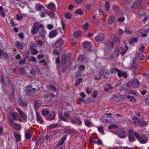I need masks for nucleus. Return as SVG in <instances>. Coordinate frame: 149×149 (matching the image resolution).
Listing matches in <instances>:
<instances>
[{"label": "nucleus", "mask_w": 149, "mask_h": 149, "mask_svg": "<svg viewBox=\"0 0 149 149\" xmlns=\"http://www.w3.org/2000/svg\"><path fill=\"white\" fill-rule=\"evenodd\" d=\"M135 136L139 141L142 143H146L148 141L147 137L144 135H140L138 133H135Z\"/></svg>", "instance_id": "1"}, {"label": "nucleus", "mask_w": 149, "mask_h": 149, "mask_svg": "<svg viewBox=\"0 0 149 149\" xmlns=\"http://www.w3.org/2000/svg\"><path fill=\"white\" fill-rule=\"evenodd\" d=\"M126 49L120 47L116 48L115 50V52L117 55H118L120 53L122 56H123L126 53L128 48L127 45L125 46Z\"/></svg>", "instance_id": "2"}, {"label": "nucleus", "mask_w": 149, "mask_h": 149, "mask_svg": "<svg viewBox=\"0 0 149 149\" xmlns=\"http://www.w3.org/2000/svg\"><path fill=\"white\" fill-rule=\"evenodd\" d=\"M143 4L142 0H137L134 1L131 8L133 9H136L142 6Z\"/></svg>", "instance_id": "3"}, {"label": "nucleus", "mask_w": 149, "mask_h": 149, "mask_svg": "<svg viewBox=\"0 0 149 149\" xmlns=\"http://www.w3.org/2000/svg\"><path fill=\"white\" fill-rule=\"evenodd\" d=\"M36 90L35 88H32L31 86H27L25 88L26 93L29 95L34 94L36 93Z\"/></svg>", "instance_id": "4"}, {"label": "nucleus", "mask_w": 149, "mask_h": 149, "mask_svg": "<svg viewBox=\"0 0 149 149\" xmlns=\"http://www.w3.org/2000/svg\"><path fill=\"white\" fill-rule=\"evenodd\" d=\"M0 57L5 61H7L8 59L7 53L6 51L0 49Z\"/></svg>", "instance_id": "5"}, {"label": "nucleus", "mask_w": 149, "mask_h": 149, "mask_svg": "<svg viewBox=\"0 0 149 149\" xmlns=\"http://www.w3.org/2000/svg\"><path fill=\"white\" fill-rule=\"evenodd\" d=\"M10 126L15 130H19L21 129L20 125L19 124L14 123L13 121H9Z\"/></svg>", "instance_id": "6"}, {"label": "nucleus", "mask_w": 149, "mask_h": 149, "mask_svg": "<svg viewBox=\"0 0 149 149\" xmlns=\"http://www.w3.org/2000/svg\"><path fill=\"white\" fill-rule=\"evenodd\" d=\"M56 114L54 111H50L49 114L47 115V119L48 120H51L55 119Z\"/></svg>", "instance_id": "7"}, {"label": "nucleus", "mask_w": 149, "mask_h": 149, "mask_svg": "<svg viewBox=\"0 0 149 149\" xmlns=\"http://www.w3.org/2000/svg\"><path fill=\"white\" fill-rule=\"evenodd\" d=\"M110 74L109 72L106 69H101L99 72L100 74L102 76L105 77L109 75Z\"/></svg>", "instance_id": "8"}, {"label": "nucleus", "mask_w": 149, "mask_h": 149, "mask_svg": "<svg viewBox=\"0 0 149 149\" xmlns=\"http://www.w3.org/2000/svg\"><path fill=\"white\" fill-rule=\"evenodd\" d=\"M11 116L13 120L17 121H21L22 120L19 116L18 114L16 112H14L11 113Z\"/></svg>", "instance_id": "9"}, {"label": "nucleus", "mask_w": 149, "mask_h": 149, "mask_svg": "<svg viewBox=\"0 0 149 149\" xmlns=\"http://www.w3.org/2000/svg\"><path fill=\"white\" fill-rule=\"evenodd\" d=\"M129 139L130 141L131 142L134 141L135 140V139L134 136V135H135V133H134L132 130H129Z\"/></svg>", "instance_id": "10"}, {"label": "nucleus", "mask_w": 149, "mask_h": 149, "mask_svg": "<svg viewBox=\"0 0 149 149\" xmlns=\"http://www.w3.org/2000/svg\"><path fill=\"white\" fill-rule=\"evenodd\" d=\"M104 36L102 33H99L95 38V39L97 42L101 41L104 40Z\"/></svg>", "instance_id": "11"}, {"label": "nucleus", "mask_w": 149, "mask_h": 149, "mask_svg": "<svg viewBox=\"0 0 149 149\" xmlns=\"http://www.w3.org/2000/svg\"><path fill=\"white\" fill-rule=\"evenodd\" d=\"M63 43V41L61 38L58 39L55 44L54 46L56 48H59L61 47Z\"/></svg>", "instance_id": "12"}, {"label": "nucleus", "mask_w": 149, "mask_h": 149, "mask_svg": "<svg viewBox=\"0 0 149 149\" xmlns=\"http://www.w3.org/2000/svg\"><path fill=\"white\" fill-rule=\"evenodd\" d=\"M118 135L121 138L125 137V132L124 130L123 129H120L118 131Z\"/></svg>", "instance_id": "13"}, {"label": "nucleus", "mask_w": 149, "mask_h": 149, "mask_svg": "<svg viewBox=\"0 0 149 149\" xmlns=\"http://www.w3.org/2000/svg\"><path fill=\"white\" fill-rule=\"evenodd\" d=\"M118 76L119 78H120L122 77H123L125 78L127 77L128 74L125 71H121L119 70V71L118 72Z\"/></svg>", "instance_id": "14"}, {"label": "nucleus", "mask_w": 149, "mask_h": 149, "mask_svg": "<svg viewBox=\"0 0 149 149\" xmlns=\"http://www.w3.org/2000/svg\"><path fill=\"white\" fill-rule=\"evenodd\" d=\"M40 28H42L40 32V34L41 37H44L46 34V32L43 28V25L42 24L40 25L39 26Z\"/></svg>", "instance_id": "15"}, {"label": "nucleus", "mask_w": 149, "mask_h": 149, "mask_svg": "<svg viewBox=\"0 0 149 149\" xmlns=\"http://www.w3.org/2000/svg\"><path fill=\"white\" fill-rule=\"evenodd\" d=\"M135 58L137 60H142L144 59L145 56L142 53H139L137 54H136Z\"/></svg>", "instance_id": "16"}, {"label": "nucleus", "mask_w": 149, "mask_h": 149, "mask_svg": "<svg viewBox=\"0 0 149 149\" xmlns=\"http://www.w3.org/2000/svg\"><path fill=\"white\" fill-rule=\"evenodd\" d=\"M17 110L19 113L20 116L22 118L25 120L27 118V116L20 109H17Z\"/></svg>", "instance_id": "17"}, {"label": "nucleus", "mask_w": 149, "mask_h": 149, "mask_svg": "<svg viewBox=\"0 0 149 149\" xmlns=\"http://www.w3.org/2000/svg\"><path fill=\"white\" fill-rule=\"evenodd\" d=\"M115 19L113 15H110L108 17L107 22L109 24H112L113 23Z\"/></svg>", "instance_id": "18"}, {"label": "nucleus", "mask_w": 149, "mask_h": 149, "mask_svg": "<svg viewBox=\"0 0 149 149\" xmlns=\"http://www.w3.org/2000/svg\"><path fill=\"white\" fill-rule=\"evenodd\" d=\"M139 120L135 116H133L132 117L130 121L131 123H139Z\"/></svg>", "instance_id": "19"}, {"label": "nucleus", "mask_w": 149, "mask_h": 149, "mask_svg": "<svg viewBox=\"0 0 149 149\" xmlns=\"http://www.w3.org/2000/svg\"><path fill=\"white\" fill-rule=\"evenodd\" d=\"M71 122L73 124H76L77 125H81V122L80 119L78 117L76 118L75 120H71Z\"/></svg>", "instance_id": "20"}, {"label": "nucleus", "mask_w": 149, "mask_h": 149, "mask_svg": "<svg viewBox=\"0 0 149 149\" xmlns=\"http://www.w3.org/2000/svg\"><path fill=\"white\" fill-rule=\"evenodd\" d=\"M58 116L60 120L68 122L69 121L65 117L63 116L61 112H59L58 114Z\"/></svg>", "instance_id": "21"}, {"label": "nucleus", "mask_w": 149, "mask_h": 149, "mask_svg": "<svg viewBox=\"0 0 149 149\" xmlns=\"http://www.w3.org/2000/svg\"><path fill=\"white\" fill-rule=\"evenodd\" d=\"M38 30L39 29L38 26H36L33 27L31 30V33L33 35H35L38 32Z\"/></svg>", "instance_id": "22"}, {"label": "nucleus", "mask_w": 149, "mask_h": 149, "mask_svg": "<svg viewBox=\"0 0 149 149\" xmlns=\"http://www.w3.org/2000/svg\"><path fill=\"white\" fill-rule=\"evenodd\" d=\"M57 34L56 30H54L51 31L49 34V37L50 38H52L55 37Z\"/></svg>", "instance_id": "23"}, {"label": "nucleus", "mask_w": 149, "mask_h": 149, "mask_svg": "<svg viewBox=\"0 0 149 149\" xmlns=\"http://www.w3.org/2000/svg\"><path fill=\"white\" fill-rule=\"evenodd\" d=\"M139 82V81L137 79L134 80L131 83L132 85L134 88H137L138 86Z\"/></svg>", "instance_id": "24"}, {"label": "nucleus", "mask_w": 149, "mask_h": 149, "mask_svg": "<svg viewBox=\"0 0 149 149\" xmlns=\"http://www.w3.org/2000/svg\"><path fill=\"white\" fill-rule=\"evenodd\" d=\"M84 48L87 50H89L91 45L88 42H86L84 43L83 45Z\"/></svg>", "instance_id": "25"}, {"label": "nucleus", "mask_w": 149, "mask_h": 149, "mask_svg": "<svg viewBox=\"0 0 149 149\" xmlns=\"http://www.w3.org/2000/svg\"><path fill=\"white\" fill-rule=\"evenodd\" d=\"M131 65L134 68H137L139 66V64L137 63L135 60H133L131 63Z\"/></svg>", "instance_id": "26"}, {"label": "nucleus", "mask_w": 149, "mask_h": 149, "mask_svg": "<svg viewBox=\"0 0 149 149\" xmlns=\"http://www.w3.org/2000/svg\"><path fill=\"white\" fill-rule=\"evenodd\" d=\"M114 43L112 41H108L107 43V45L109 49H112L113 47Z\"/></svg>", "instance_id": "27"}, {"label": "nucleus", "mask_w": 149, "mask_h": 149, "mask_svg": "<svg viewBox=\"0 0 149 149\" xmlns=\"http://www.w3.org/2000/svg\"><path fill=\"white\" fill-rule=\"evenodd\" d=\"M42 104V102L41 101L38 100L37 101L35 102L34 105L35 109H38L40 107Z\"/></svg>", "instance_id": "28"}, {"label": "nucleus", "mask_w": 149, "mask_h": 149, "mask_svg": "<svg viewBox=\"0 0 149 149\" xmlns=\"http://www.w3.org/2000/svg\"><path fill=\"white\" fill-rule=\"evenodd\" d=\"M31 133L30 131L27 130L25 132V137L27 139H29L31 137Z\"/></svg>", "instance_id": "29"}, {"label": "nucleus", "mask_w": 149, "mask_h": 149, "mask_svg": "<svg viewBox=\"0 0 149 149\" xmlns=\"http://www.w3.org/2000/svg\"><path fill=\"white\" fill-rule=\"evenodd\" d=\"M14 136L16 139V141L17 142H18L21 139V136L19 134L15 132L14 134Z\"/></svg>", "instance_id": "30"}, {"label": "nucleus", "mask_w": 149, "mask_h": 149, "mask_svg": "<svg viewBox=\"0 0 149 149\" xmlns=\"http://www.w3.org/2000/svg\"><path fill=\"white\" fill-rule=\"evenodd\" d=\"M47 7L48 9L53 10L55 9V6L54 3H51L48 5Z\"/></svg>", "instance_id": "31"}, {"label": "nucleus", "mask_w": 149, "mask_h": 149, "mask_svg": "<svg viewBox=\"0 0 149 149\" xmlns=\"http://www.w3.org/2000/svg\"><path fill=\"white\" fill-rule=\"evenodd\" d=\"M1 80L3 83L5 85H7L9 83L8 79L7 78H4L3 76L2 77Z\"/></svg>", "instance_id": "32"}, {"label": "nucleus", "mask_w": 149, "mask_h": 149, "mask_svg": "<svg viewBox=\"0 0 149 149\" xmlns=\"http://www.w3.org/2000/svg\"><path fill=\"white\" fill-rule=\"evenodd\" d=\"M18 104L21 106H25L26 103L24 101H23L21 99L18 100Z\"/></svg>", "instance_id": "33"}, {"label": "nucleus", "mask_w": 149, "mask_h": 149, "mask_svg": "<svg viewBox=\"0 0 149 149\" xmlns=\"http://www.w3.org/2000/svg\"><path fill=\"white\" fill-rule=\"evenodd\" d=\"M36 114L37 121L40 123H42L43 121V120H42V118L40 117L39 113H37Z\"/></svg>", "instance_id": "34"}, {"label": "nucleus", "mask_w": 149, "mask_h": 149, "mask_svg": "<svg viewBox=\"0 0 149 149\" xmlns=\"http://www.w3.org/2000/svg\"><path fill=\"white\" fill-rule=\"evenodd\" d=\"M110 72L111 74H113L116 73V72H118L119 71V70L116 68H112L110 69Z\"/></svg>", "instance_id": "35"}, {"label": "nucleus", "mask_w": 149, "mask_h": 149, "mask_svg": "<svg viewBox=\"0 0 149 149\" xmlns=\"http://www.w3.org/2000/svg\"><path fill=\"white\" fill-rule=\"evenodd\" d=\"M85 125L88 127H90L92 126V123L91 121L88 120H85Z\"/></svg>", "instance_id": "36"}, {"label": "nucleus", "mask_w": 149, "mask_h": 149, "mask_svg": "<svg viewBox=\"0 0 149 149\" xmlns=\"http://www.w3.org/2000/svg\"><path fill=\"white\" fill-rule=\"evenodd\" d=\"M138 40V38L137 37L131 39L129 41V43L130 44H134Z\"/></svg>", "instance_id": "37"}, {"label": "nucleus", "mask_w": 149, "mask_h": 149, "mask_svg": "<svg viewBox=\"0 0 149 149\" xmlns=\"http://www.w3.org/2000/svg\"><path fill=\"white\" fill-rule=\"evenodd\" d=\"M15 46L17 48L22 49L23 48V46L19 42H17L15 43Z\"/></svg>", "instance_id": "38"}, {"label": "nucleus", "mask_w": 149, "mask_h": 149, "mask_svg": "<svg viewBox=\"0 0 149 149\" xmlns=\"http://www.w3.org/2000/svg\"><path fill=\"white\" fill-rule=\"evenodd\" d=\"M81 35V31H76L74 33V35L77 38H79Z\"/></svg>", "instance_id": "39"}, {"label": "nucleus", "mask_w": 149, "mask_h": 149, "mask_svg": "<svg viewBox=\"0 0 149 149\" xmlns=\"http://www.w3.org/2000/svg\"><path fill=\"white\" fill-rule=\"evenodd\" d=\"M139 126H146L147 124V123L146 121H139Z\"/></svg>", "instance_id": "40"}, {"label": "nucleus", "mask_w": 149, "mask_h": 149, "mask_svg": "<svg viewBox=\"0 0 149 149\" xmlns=\"http://www.w3.org/2000/svg\"><path fill=\"white\" fill-rule=\"evenodd\" d=\"M107 121L109 123H111L114 121V119L113 117L111 116L108 117L107 118Z\"/></svg>", "instance_id": "41"}, {"label": "nucleus", "mask_w": 149, "mask_h": 149, "mask_svg": "<svg viewBox=\"0 0 149 149\" xmlns=\"http://www.w3.org/2000/svg\"><path fill=\"white\" fill-rule=\"evenodd\" d=\"M26 59H21L19 61L18 64L19 65L24 64L26 63Z\"/></svg>", "instance_id": "42"}, {"label": "nucleus", "mask_w": 149, "mask_h": 149, "mask_svg": "<svg viewBox=\"0 0 149 149\" xmlns=\"http://www.w3.org/2000/svg\"><path fill=\"white\" fill-rule=\"evenodd\" d=\"M105 10L108 11L110 7V4L109 3L108 1H106L105 3Z\"/></svg>", "instance_id": "43"}, {"label": "nucleus", "mask_w": 149, "mask_h": 149, "mask_svg": "<svg viewBox=\"0 0 149 149\" xmlns=\"http://www.w3.org/2000/svg\"><path fill=\"white\" fill-rule=\"evenodd\" d=\"M82 80V79L81 78L77 79L75 81V86H77L80 84Z\"/></svg>", "instance_id": "44"}, {"label": "nucleus", "mask_w": 149, "mask_h": 149, "mask_svg": "<svg viewBox=\"0 0 149 149\" xmlns=\"http://www.w3.org/2000/svg\"><path fill=\"white\" fill-rule=\"evenodd\" d=\"M118 97L115 96L112 97L111 99V102H116L118 101Z\"/></svg>", "instance_id": "45"}, {"label": "nucleus", "mask_w": 149, "mask_h": 149, "mask_svg": "<svg viewBox=\"0 0 149 149\" xmlns=\"http://www.w3.org/2000/svg\"><path fill=\"white\" fill-rule=\"evenodd\" d=\"M65 17L66 18L68 19H70L71 18L72 16L70 13H67L65 14Z\"/></svg>", "instance_id": "46"}, {"label": "nucleus", "mask_w": 149, "mask_h": 149, "mask_svg": "<svg viewBox=\"0 0 149 149\" xmlns=\"http://www.w3.org/2000/svg\"><path fill=\"white\" fill-rule=\"evenodd\" d=\"M31 53L33 55H36L38 53V51L35 49H31Z\"/></svg>", "instance_id": "47"}, {"label": "nucleus", "mask_w": 149, "mask_h": 149, "mask_svg": "<svg viewBox=\"0 0 149 149\" xmlns=\"http://www.w3.org/2000/svg\"><path fill=\"white\" fill-rule=\"evenodd\" d=\"M78 59L80 61H83L86 58L84 56L80 55L78 58Z\"/></svg>", "instance_id": "48"}, {"label": "nucleus", "mask_w": 149, "mask_h": 149, "mask_svg": "<svg viewBox=\"0 0 149 149\" xmlns=\"http://www.w3.org/2000/svg\"><path fill=\"white\" fill-rule=\"evenodd\" d=\"M47 96L49 98L48 100H51L55 97V95L52 94H49L47 95Z\"/></svg>", "instance_id": "49"}, {"label": "nucleus", "mask_w": 149, "mask_h": 149, "mask_svg": "<svg viewBox=\"0 0 149 149\" xmlns=\"http://www.w3.org/2000/svg\"><path fill=\"white\" fill-rule=\"evenodd\" d=\"M107 86L109 87H105L104 89L105 91L106 92H107L110 89H112V87L111 86H110V85L109 84H107Z\"/></svg>", "instance_id": "50"}, {"label": "nucleus", "mask_w": 149, "mask_h": 149, "mask_svg": "<svg viewBox=\"0 0 149 149\" xmlns=\"http://www.w3.org/2000/svg\"><path fill=\"white\" fill-rule=\"evenodd\" d=\"M98 131L102 134H103L104 132L103 130L102 126H100L99 127L98 129Z\"/></svg>", "instance_id": "51"}, {"label": "nucleus", "mask_w": 149, "mask_h": 149, "mask_svg": "<svg viewBox=\"0 0 149 149\" xmlns=\"http://www.w3.org/2000/svg\"><path fill=\"white\" fill-rule=\"evenodd\" d=\"M44 6L42 5H41L39 6H38L35 8V9L37 11L40 10L42 8H44Z\"/></svg>", "instance_id": "52"}, {"label": "nucleus", "mask_w": 149, "mask_h": 149, "mask_svg": "<svg viewBox=\"0 0 149 149\" xmlns=\"http://www.w3.org/2000/svg\"><path fill=\"white\" fill-rule=\"evenodd\" d=\"M52 53L54 55H58V56H59V53L58 51L56 49H54L52 51Z\"/></svg>", "instance_id": "53"}, {"label": "nucleus", "mask_w": 149, "mask_h": 149, "mask_svg": "<svg viewBox=\"0 0 149 149\" xmlns=\"http://www.w3.org/2000/svg\"><path fill=\"white\" fill-rule=\"evenodd\" d=\"M124 33L127 35H129L131 34V31L125 28V29Z\"/></svg>", "instance_id": "54"}, {"label": "nucleus", "mask_w": 149, "mask_h": 149, "mask_svg": "<svg viewBox=\"0 0 149 149\" xmlns=\"http://www.w3.org/2000/svg\"><path fill=\"white\" fill-rule=\"evenodd\" d=\"M76 13L77 14L81 15L83 14V12L80 9H78L76 10Z\"/></svg>", "instance_id": "55"}, {"label": "nucleus", "mask_w": 149, "mask_h": 149, "mask_svg": "<svg viewBox=\"0 0 149 149\" xmlns=\"http://www.w3.org/2000/svg\"><path fill=\"white\" fill-rule=\"evenodd\" d=\"M11 26L12 27L15 26L16 24L14 23V19L13 18H11L10 19Z\"/></svg>", "instance_id": "56"}, {"label": "nucleus", "mask_w": 149, "mask_h": 149, "mask_svg": "<svg viewBox=\"0 0 149 149\" xmlns=\"http://www.w3.org/2000/svg\"><path fill=\"white\" fill-rule=\"evenodd\" d=\"M50 88L53 90L54 91L57 92L58 91V90L56 89V88H55V86L52 85H50Z\"/></svg>", "instance_id": "57"}, {"label": "nucleus", "mask_w": 149, "mask_h": 149, "mask_svg": "<svg viewBox=\"0 0 149 149\" xmlns=\"http://www.w3.org/2000/svg\"><path fill=\"white\" fill-rule=\"evenodd\" d=\"M64 115L65 117L66 118H70L71 117L70 114L68 112H64Z\"/></svg>", "instance_id": "58"}, {"label": "nucleus", "mask_w": 149, "mask_h": 149, "mask_svg": "<svg viewBox=\"0 0 149 149\" xmlns=\"http://www.w3.org/2000/svg\"><path fill=\"white\" fill-rule=\"evenodd\" d=\"M124 20L125 17H120L118 18L117 19V20L118 21L121 22H123L124 21Z\"/></svg>", "instance_id": "59"}, {"label": "nucleus", "mask_w": 149, "mask_h": 149, "mask_svg": "<svg viewBox=\"0 0 149 149\" xmlns=\"http://www.w3.org/2000/svg\"><path fill=\"white\" fill-rule=\"evenodd\" d=\"M88 26L89 24L87 23H86L84 25L83 28L84 29L87 30L88 28Z\"/></svg>", "instance_id": "60"}, {"label": "nucleus", "mask_w": 149, "mask_h": 149, "mask_svg": "<svg viewBox=\"0 0 149 149\" xmlns=\"http://www.w3.org/2000/svg\"><path fill=\"white\" fill-rule=\"evenodd\" d=\"M127 99H129L130 101H132L133 100H135L134 97L132 96H130V95H128L127 96Z\"/></svg>", "instance_id": "61"}, {"label": "nucleus", "mask_w": 149, "mask_h": 149, "mask_svg": "<svg viewBox=\"0 0 149 149\" xmlns=\"http://www.w3.org/2000/svg\"><path fill=\"white\" fill-rule=\"evenodd\" d=\"M124 2L127 4H130L132 3V0H123Z\"/></svg>", "instance_id": "62"}, {"label": "nucleus", "mask_w": 149, "mask_h": 149, "mask_svg": "<svg viewBox=\"0 0 149 149\" xmlns=\"http://www.w3.org/2000/svg\"><path fill=\"white\" fill-rule=\"evenodd\" d=\"M116 126L115 124H111L109 125V129H111L113 128H116Z\"/></svg>", "instance_id": "63"}, {"label": "nucleus", "mask_w": 149, "mask_h": 149, "mask_svg": "<svg viewBox=\"0 0 149 149\" xmlns=\"http://www.w3.org/2000/svg\"><path fill=\"white\" fill-rule=\"evenodd\" d=\"M44 141V139L42 138H39L38 139L37 143H38L39 144H41Z\"/></svg>", "instance_id": "64"}]
</instances>
